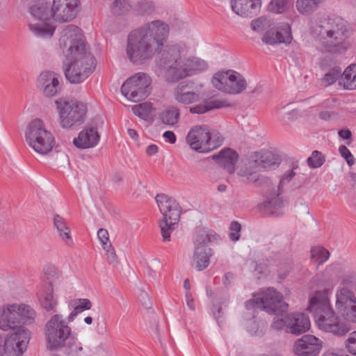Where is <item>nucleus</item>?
I'll return each instance as SVG.
<instances>
[{
  "instance_id": "obj_9",
  "label": "nucleus",
  "mask_w": 356,
  "mask_h": 356,
  "mask_svg": "<svg viewBox=\"0 0 356 356\" xmlns=\"http://www.w3.org/2000/svg\"><path fill=\"white\" fill-rule=\"evenodd\" d=\"M25 139L27 144L41 155L51 152L56 143L53 134L40 119L33 120L29 123L25 131Z\"/></svg>"
},
{
  "instance_id": "obj_44",
  "label": "nucleus",
  "mask_w": 356,
  "mask_h": 356,
  "mask_svg": "<svg viewBox=\"0 0 356 356\" xmlns=\"http://www.w3.org/2000/svg\"><path fill=\"white\" fill-rule=\"evenodd\" d=\"M44 273L47 276V279L49 280L48 284L58 280L62 277L61 272L54 265L48 264L44 268Z\"/></svg>"
},
{
  "instance_id": "obj_13",
  "label": "nucleus",
  "mask_w": 356,
  "mask_h": 356,
  "mask_svg": "<svg viewBox=\"0 0 356 356\" xmlns=\"http://www.w3.org/2000/svg\"><path fill=\"white\" fill-rule=\"evenodd\" d=\"M150 84L151 79L147 74L138 72L126 80L121 87V92L129 100L138 102L148 96Z\"/></svg>"
},
{
  "instance_id": "obj_48",
  "label": "nucleus",
  "mask_w": 356,
  "mask_h": 356,
  "mask_svg": "<svg viewBox=\"0 0 356 356\" xmlns=\"http://www.w3.org/2000/svg\"><path fill=\"white\" fill-rule=\"evenodd\" d=\"M270 26L269 20L264 17H260L251 22L252 30L257 32H262Z\"/></svg>"
},
{
  "instance_id": "obj_21",
  "label": "nucleus",
  "mask_w": 356,
  "mask_h": 356,
  "mask_svg": "<svg viewBox=\"0 0 356 356\" xmlns=\"http://www.w3.org/2000/svg\"><path fill=\"white\" fill-rule=\"evenodd\" d=\"M287 332L300 335L310 328L309 316L304 313H293L288 314Z\"/></svg>"
},
{
  "instance_id": "obj_57",
  "label": "nucleus",
  "mask_w": 356,
  "mask_h": 356,
  "mask_svg": "<svg viewBox=\"0 0 356 356\" xmlns=\"http://www.w3.org/2000/svg\"><path fill=\"white\" fill-rule=\"evenodd\" d=\"M163 137L165 142H168L170 144H174L176 142L177 137L173 131H166L163 133Z\"/></svg>"
},
{
  "instance_id": "obj_25",
  "label": "nucleus",
  "mask_w": 356,
  "mask_h": 356,
  "mask_svg": "<svg viewBox=\"0 0 356 356\" xmlns=\"http://www.w3.org/2000/svg\"><path fill=\"white\" fill-rule=\"evenodd\" d=\"M188 88V85L185 82H181L177 85L174 90V97L177 102L191 104L200 100V94L189 91Z\"/></svg>"
},
{
  "instance_id": "obj_56",
  "label": "nucleus",
  "mask_w": 356,
  "mask_h": 356,
  "mask_svg": "<svg viewBox=\"0 0 356 356\" xmlns=\"http://www.w3.org/2000/svg\"><path fill=\"white\" fill-rule=\"evenodd\" d=\"M248 331L252 334H257L258 331V324L256 321L252 318L247 322Z\"/></svg>"
},
{
  "instance_id": "obj_15",
  "label": "nucleus",
  "mask_w": 356,
  "mask_h": 356,
  "mask_svg": "<svg viewBox=\"0 0 356 356\" xmlns=\"http://www.w3.org/2000/svg\"><path fill=\"white\" fill-rule=\"evenodd\" d=\"M51 7L53 9L54 20L59 23H65L72 21L79 13L80 0H53Z\"/></svg>"
},
{
  "instance_id": "obj_58",
  "label": "nucleus",
  "mask_w": 356,
  "mask_h": 356,
  "mask_svg": "<svg viewBox=\"0 0 356 356\" xmlns=\"http://www.w3.org/2000/svg\"><path fill=\"white\" fill-rule=\"evenodd\" d=\"M186 304H187V306L193 311L195 310V302H194V300L192 297V295L191 293L189 292V291H187L186 293Z\"/></svg>"
},
{
  "instance_id": "obj_7",
  "label": "nucleus",
  "mask_w": 356,
  "mask_h": 356,
  "mask_svg": "<svg viewBox=\"0 0 356 356\" xmlns=\"http://www.w3.org/2000/svg\"><path fill=\"white\" fill-rule=\"evenodd\" d=\"M35 317L33 309L25 304H8L0 307V328L2 330H16L20 324H31Z\"/></svg>"
},
{
  "instance_id": "obj_39",
  "label": "nucleus",
  "mask_w": 356,
  "mask_h": 356,
  "mask_svg": "<svg viewBox=\"0 0 356 356\" xmlns=\"http://www.w3.org/2000/svg\"><path fill=\"white\" fill-rule=\"evenodd\" d=\"M62 348H64L65 353L70 356H74L83 350L81 343L74 337H69Z\"/></svg>"
},
{
  "instance_id": "obj_32",
  "label": "nucleus",
  "mask_w": 356,
  "mask_h": 356,
  "mask_svg": "<svg viewBox=\"0 0 356 356\" xmlns=\"http://www.w3.org/2000/svg\"><path fill=\"white\" fill-rule=\"evenodd\" d=\"M179 116V110L175 106H171L159 114V120L165 125L173 127L178 123Z\"/></svg>"
},
{
  "instance_id": "obj_42",
  "label": "nucleus",
  "mask_w": 356,
  "mask_h": 356,
  "mask_svg": "<svg viewBox=\"0 0 356 356\" xmlns=\"http://www.w3.org/2000/svg\"><path fill=\"white\" fill-rule=\"evenodd\" d=\"M272 196H275V197L271 198L270 200L266 201L264 203V207L270 211L273 214H276L278 213V211L282 208L283 202L278 196L275 195V191L271 193Z\"/></svg>"
},
{
  "instance_id": "obj_41",
  "label": "nucleus",
  "mask_w": 356,
  "mask_h": 356,
  "mask_svg": "<svg viewBox=\"0 0 356 356\" xmlns=\"http://www.w3.org/2000/svg\"><path fill=\"white\" fill-rule=\"evenodd\" d=\"M133 113L142 119H146L152 111V104L150 102H144L132 107Z\"/></svg>"
},
{
  "instance_id": "obj_34",
  "label": "nucleus",
  "mask_w": 356,
  "mask_h": 356,
  "mask_svg": "<svg viewBox=\"0 0 356 356\" xmlns=\"http://www.w3.org/2000/svg\"><path fill=\"white\" fill-rule=\"evenodd\" d=\"M322 1L323 0H297L296 6L300 14L309 15L318 8Z\"/></svg>"
},
{
  "instance_id": "obj_22",
  "label": "nucleus",
  "mask_w": 356,
  "mask_h": 356,
  "mask_svg": "<svg viewBox=\"0 0 356 356\" xmlns=\"http://www.w3.org/2000/svg\"><path fill=\"white\" fill-rule=\"evenodd\" d=\"M212 159L229 174L235 172L238 154L232 149L224 148L218 154H213Z\"/></svg>"
},
{
  "instance_id": "obj_23",
  "label": "nucleus",
  "mask_w": 356,
  "mask_h": 356,
  "mask_svg": "<svg viewBox=\"0 0 356 356\" xmlns=\"http://www.w3.org/2000/svg\"><path fill=\"white\" fill-rule=\"evenodd\" d=\"M261 4V0H232L231 1L232 10L243 17L256 14Z\"/></svg>"
},
{
  "instance_id": "obj_64",
  "label": "nucleus",
  "mask_w": 356,
  "mask_h": 356,
  "mask_svg": "<svg viewBox=\"0 0 356 356\" xmlns=\"http://www.w3.org/2000/svg\"><path fill=\"white\" fill-rule=\"evenodd\" d=\"M321 356H349V355L340 354L339 353L335 352V351L328 350V351H326L324 353H323V355Z\"/></svg>"
},
{
  "instance_id": "obj_36",
  "label": "nucleus",
  "mask_w": 356,
  "mask_h": 356,
  "mask_svg": "<svg viewBox=\"0 0 356 356\" xmlns=\"http://www.w3.org/2000/svg\"><path fill=\"white\" fill-rule=\"evenodd\" d=\"M75 302H78L77 305H74V310L70 313L68 316V322H72L74 320L75 317L78 314L81 313L84 310H88L92 307V302L89 299L87 298H79L74 300Z\"/></svg>"
},
{
  "instance_id": "obj_19",
  "label": "nucleus",
  "mask_w": 356,
  "mask_h": 356,
  "mask_svg": "<svg viewBox=\"0 0 356 356\" xmlns=\"http://www.w3.org/2000/svg\"><path fill=\"white\" fill-rule=\"evenodd\" d=\"M59 76L49 71L42 72L38 79V87L46 97H54L62 90V85L58 80Z\"/></svg>"
},
{
  "instance_id": "obj_2",
  "label": "nucleus",
  "mask_w": 356,
  "mask_h": 356,
  "mask_svg": "<svg viewBox=\"0 0 356 356\" xmlns=\"http://www.w3.org/2000/svg\"><path fill=\"white\" fill-rule=\"evenodd\" d=\"M330 293L327 289L312 293L307 309L314 314L319 330L341 337L350 330V323H356V273H346L336 289L335 307L342 316L332 307Z\"/></svg>"
},
{
  "instance_id": "obj_61",
  "label": "nucleus",
  "mask_w": 356,
  "mask_h": 356,
  "mask_svg": "<svg viewBox=\"0 0 356 356\" xmlns=\"http://www.w3.org/2000/svg\"><path fill=\"white\" fill-rule=\"evenodd\" d=\"M339 136L343 139H349L350 138L352 134L349 129H341L339 131Z\"/></svg>"
},
{
  "instance_id": "obj_55",
  "label": "nucleus",
  "mask_w": 356,
  "mask_h": 356,
  "mask_svg": "<svg viewBox=\"0 0 356 356\" xmlns=\"http://www.w3.org/2000/svg\"><path fill=\"white\" fill-rule=\"evenodd\" d=\"M272 186V183L270 179L264 175H261L259 178L257 182L255 184L254 186L261 187L264 189L268 190V188Z\"/></svg>"
},
{
  "instance_id": "obj_5",
  "label": "nucleus",
  "mask_w": 356,
  "mask_h": 356,
  "mask_svg": "<svg viewBox=\"0 0 356 356\" xmlns=\"http://www.w3.org/2000/svg\"><path fill=\"white\" fill-rule=\"evenodd\" d=\"M248 309L258 308L266 312L275 315L271 328L275 330H285L287 332L288 315L280 317L288 309V304L282 300V296L273 288L263 291L257 296L245 303Z\"/></svg>"
},
{
  "instance_id": "obj_37",
  "label": "nucleus",
  "mask_w": 356,
  "mask_h": 356,
  "mask_svg": "<svg viewBox=\"0 0 356 356\" xmlns=\"http://www.w3.org/2000/svg\"><path fill=\"white\" fill-rule=\"evenodd\" d=\"M341 70L339 67H333L321 79V84L324 87H327L333 84L337 80L341 77Z\"/></svg>"
},
{
  "instance_id": "obj_4",
  "label": "nucleus",
  "mask_w": 356,
  "mask_h": 356,
  "mask_svg": "<svg viewBox=\"0 0 356 356\" xmlns=\"http://www.w3.org/2000/svg\"><path fill=\"white\" fill-rule=\"evenodd\" d=\"M311 34L322 52L341 55L351 47L348 26L340 17H328L313 23Z\"/></svg>"
},
{
  "instance_id": "obj_59",
  "label": "nucleus",
  "mask_w": 356,
  "mask_h": 356,
  "mask_svg": "<svg viewBox=\"0 0 356 356\" xmlns=\"http://www.w3.org/2000/svg\"><path fill=\"white\" fill-rule=\"evenodd\" d=\"M140 300L146 307H149L151 305L150 300L147 293L142 292L140 295Z\"/></svg>"
},
{
  "instance_id": "obj_35",
  "label": "nucleus",
  "mask_w": 356,
  "mask_h": 356,
  "mask_svg": "<svg viewBox=\"0 0 356 356\" xmlns=\"http://www.w3.org/2000/svg\"><path fill=\"white\" fill-rule=\"evenodd\" d=\"M230 106L225 101L221 100H213L209 102L206 105H197L195 106L190 108V112L192 113L202 114L213 108H220L225 106Z\"/></svg>"
},
{
  "instance_id": "obj_47",
  "label": "nucleus",
  "mask_w": 356,
  "mask_h": 356,
  "mask_svg": "<svg viewBox=\"0 0 356 356\" xmlns=\"http://www.w3.org/2000/svg\"><path fill=\"white\" fill-rule=\"evenodd\" d=\"M296 176V172L293 170H291L284 173L280 180V183L277 186V189L275 190V195L279 196L282 193V188L288 183H289L292 179Z\"/></svg>"
},
{
  "instance_id": "obj_50",
  "label": "nucleus",
  "mask_w": 356,
  "mask_h": 356,
  "mask_svg": "<svg viewBox=\"0 0 356 356\" xmlns=\"http://www.w3.org/2000/svg\"><path fill=\"white\" fill-rule=\"evenodd\" d=\"M229 229L231 230L229 238L233 241H238L240 238L239 232L241 229V225L236 221H233L230 225Z\"/></svg>"
},
{
  "instance_id": "obj_14",
  "label": "nucleus",
  "mask_w": 356,
  "mask_h": 356,
  "mask_svg": "<svg viewBox=\"0 0 356 356\" xmlns=\"http://www.w3.org/2000/svg\"><path fill=\"white\" fill-rule=\"evenodd\" d=\"M211 82L217 89L229 94H239L247 86L245 78L232 70L216 73Z\"/></svg>"
},
{
  "instance_id": "obj_63",
  "label": "nucleus",
  "mask_w": 356,
  "mask_h": 356,
  "mask_svg": "<svg viewBox=\"0 0 356 356\" xmlns=\"http://www.w3.org/2000/svg\"><path fill=\"white\" fill-rule=\"evenodd\" d=\"M234 279V275L232 273H227L224 276L223 282L225 285L231 284L232 280Z\"/></svg>"
},
{
  "instance_id": "obj_62",
  "label": "nucleus",
  "mask_w": 356,
  "mask_h": 356,
  "mask_svg": "<svg viewBox=\"0 0 356 356\" xmlns=\"http://www.w3.org/2000/svg\"><path fill=\"white\" fill-rule=\"evenodd\" d=\"M6 339L0 336V356H3L6 351Z\"/></svg>"
},
{
  "instance_id": "obj_30",
  "label": "nucleus",
  "mask_w": 356,
  "mask_h": 356,
  "mask_svg": "<svg viewBox=\"0 0 356 356\" xmlns=\"http://www.w3.org/2000/svg\"><path fill=\"white\" fill-rule=\"evenodd\" d=\"M54 288L50 282L45 286L44 291L40 292V300L42 307L47 312H55L57 305V300L53 295Z\"/></svg>"
},
{
  "instance_id": "obj_10",
  "label": "nucleus",
  "mask_w": 356,
  "mask_h": 356,
  "mask_svg": "<svg viewBox=\"0 0 356 356\" xmlns=\"http://www.w3.org/2000/svg\"><path fill=\"white\" fill-rule=\"evenodd\" d=\"M224 138L216 131H211L207 125H196L188 131L186 137V143L190 147L199 152H208L219 146L223 143Z\"/></svg>"
},
{
  "instance_id": "obj_49",
  "label": "nucleus",
  "mask_w": 356,
  "mask_h": 356,
  "mask_svg": "<svg viewBox=\"0 0 356 356\" xmlns=\"http://www.w3.org/2000/svg\"><path fill=\"white\" fill-rule=\"evenodd\" d=\"M97 236L103 249L111 247V243L109 240L108 232L106 229L101 228L97 231Z\"/></svg>"
},
{
  "instance_id": "obj_11",
  "label": "nucleus",
  "mask_w": 356,
  "mask_h": 356,
  "mask_svg": "<svg viewBox=\"0 0 356 356\" xmlns=\"http://www.w3.org/2000/svg\"><path fill=\"white\" fill-rule=\"evenodd\" d=\"M71 328L60 314H54L44 326L47 348L50 351L58 350L65 345L71 334Z\"/></svg>"
},
{
  "instance_id": "obj_6",
  "label": "nucleus",
  "mask_w": 356,
  "mask_h": 356,
  "mask_svg": "<svg viewBox=\"0 0 356 356\" xmlns=\"http://www.w3.org/2000/svg\"><path fill=\"white\" fill-rule=\"evenodd\" d=\"M29 12V27L33 33L38 37L52 36L55 26L52 24L54 16L51 3L44 0L38 1L30 7Z\"/></svg>"
},
{
  "instance_id": "obj_54",
  "label": "nucleus",
  "mask_w": 356,
  "mask_h": 356,
  "mask_svg": "<svg viewBox=\"0 0 356 356\" xmlns=\"http://www.w3.org/2000/svg\"><path fill=\"white\" fill-rule=\"evenodd\" d=\"M238 175L241 177H246L247 181L249 183L252 184L254 186L257 182L259 178L261 175L260 174H257L255 172L245 173V172L241 170L238 172Z\"/></svg>"
},
{
  "instance_id": "obj_60",
  "label": "nucleus",
  "mask_w": 356,
  "mask_h": 356,
  "mask_svg": "<svg viewBox=\"0 0 356 356\" xmlns=\"http://www.w3.org/2000/svg\"><path fill=\"white\" fill-rule=\"evenodd\" d=\"M158 147L156 145H149L146 148V153L149 156L154 155L158 152Z\"/></svg>"
},
{
  "instance_id": "obj_43",
  "label": "nucleus",
  "mask_w": 356,
  "mask_h": 356,
  "mask_svg": "<svg viewBox=\"0 0 356 356\" xmlns=\"http://www.w3.org/2000/svg\"><path fill=\"white\" fill-rule=\"evenodd\" d=\"M325 161V156L319 151H313L312 155L307 159L308 165L312 168H318L323 165Z\"/></svg>"
},
{
  "instance_id": "obj_45",
  "label": "nucleus",
  "mask_w": 356,
  "mask_h": 356,
  "mask_svg": "<svg viewBox=\"0 0 356 356\" xmlns=\"http://www.w3.org/2000/svg\"><path fill=\"white\" fill-rule=\"evenodd\" d=\"M289 7V0H271L268 9L275 13H283Z\"/></svg>"
},
{
  "instance_id": "obj_28",
  "label": "nucleus",
  "mask_w": 356,
  "mask_h": 356,
  "mask_svg": "<svg viewBox=\"0 0 356 356\" xmlns=\"http://www.w3.org/2000/svg\"><path fill=\"white\" fill-rule=\"evenodd\" d=\"M212 255L211 248L206 246H197L195 248L193 263L198 270L207 268L210 263V257Z\"/></svg>"
},
{
  "instance_id": "obj_40",
  "label": "nucleus",
  "mask_w": 356,
  "mask_h": 356,
  "mask_svg": "<svg viewBox=\"0 0 356 356\" xmlns=\"http://www.w3.org/2000/svg\"><path fill=\"white\" fill-rule=\"evenodd\" d=\"M131 8V5L127 0H115L111 6V11L115 15H123Z\"/></svg>"
},
{
  "instance_id": "obj_20",
  "label": "nucleus",
  "mask_w": 356,
  "mask_h": 356,
  "mask_svg": "<svg viewBox=\"0 0 356 356\" xmlns=\"http://www.w3.org/2000/svg\"><path fill=\"white\" fill-rule=\"evenodd\" d=\"M208 68L207 63L198 57L192 56L184 59L181 70L175 72L177 81L187 76L197 74L206 71Z\"/></svg>"
},
{
  "instance_id": "obj_1",
  "label": "nucleus",
  "mask_w": 356,
  "mask_h": 356,
  "mask_svg": "<svg viewBox=\"0 0 356 356\" xmlns=\"http://www.w3.org/2000/svg\"><path fill=\"white\" fill-rule=\"evenodd\" d=\"M169 33V25L159 19L131 31L127 38V58L133 65H142L150 61L156 54H160L158 65L165 71L168 79L177 81L175 72L181 70L184 59L178 45L163 49Z\"/></svg>"
},
{
  "instance_id": "obj_53",
  "label": "nucleus",
  "mask_w": 356,
  "mask_h": 356,
  "mask_svg": "<svg viewBox=\"0 0 356 356\" xmlns=\"http://www.w3.org/2000/svg\"><path fill=\"white\" fill-rule=\"evenodd\" d=\"M127 22L123 19H117L113 22L111 30L113 32L118 33L123 31L127 27Z\"/></svg>"
},
{
  "instance_id": "obj_52",
  "label": "nucleus",
  "mask_w": 356,
  "mask_h": 356,
  "mask_svg": "<svg viewBox=\"0 0 356 356\" xmlns=\"http://www.w3.org/2000/svg\"><path fill=\"white\" fill-rule=\"evenodd\" d=\"M341 156L344 158L349 165H352L355 163V159L350 151L344 145H341L339 148Z\"/></svg>"
},
{
  "instance_id": "obj_24",
  "label": "nucleus",
  "mask_w": 356,
  "mask_h": 356,
  "mask_svg": "<svg viewBox=\"0 0 356 356\" xmlns=\"http://www.w3.org/2000/svg\"><path fill=\"white\" fill-rule=\"evenodd\" d=\"M99 138L96 128H86L79 133L77 138L74 139L73 143L78 148H90L97 145Z\"/></svg>"
},
{
  "instance_id": "obj_27",
  "label": "nucleus",
  "mask_w": 356,
  "mask_h": 356,
  "mask_svg": "<svg viewBox=\"0 0 356 356\" xmlns=\"http://www.w3.org/2000/svg\"><path fill=\"white\" fill-rule=\"evenodd\" d=\"M348 273H355V271L348 270V267L341 263H334L326 267L322 273L323 282H331L336 277L339 278V284L341 277Z\"/></svg>"
},
{
  "instance_id": "obj_29",
  "label": "nucleus",
  "mask_w": 356,
  "mask_h": 356,
  "mask_svg": "<svg viewBox=\"0 0 356 356\" xmlns=\"http://www.w3.org/2000/svg\"><path fill=\"white\" fill-rule=\"evenodd\" d=\"M54 225L56 229L60 239L67 245H72L73 240L71 235V231L70 227L67 225L65 219L58 214H56L54 217Z\"/></svg>"
},
{
  "instance_id": "obj_26",
  "label": "nucleus",
  "mask_w": 356,
  "mask_h": 356,
  "mask_svg": "<svg viewBox=\"0 0 356 356\" xmlns=\"http://www.w3.org/2000/svg\"><path fill=\"white\" fill-rule=\"evenodd\" d=\"M254 163L259 169L269 170L278 166L280 159L271 152L261 151L255 154Z\"/></svg>"
},
{
  "instance_id": "obj_33",
  "label": "nucleus",
  "mask_w": 356,
  "mask_h": 356,
  "mask_svg": "<svg viewBox=\"0 0 356 356\" xmlns=\"http://www.w3.org/2000/svg\"><path fill=\"white\" fill-rule=\"evenodd\" d=\"M218 235L213 231L200 229L197 231L194 239L195 248L197 246H206L218 238Z\"/></svg>"
},
{
  "instance_id": "obj_51",
  "label": "nucleus",
  "mask_w": 356,
  "mask_h": 356,
  "mask_svg": "<svg viewBox=\"0 0 356 356\" xmlns=\"http://www.w3.org/2000/svg\"><path fill=\"white\" fill-rule=\"evenodd\" d=\"M106 252V258L108 262L113 265V266H116L118 264V256L116 254V252L115 251V249L112 246V244L111 245V247L107 248L106 249H104Z\"/></svg>"
},
{
  "instance_id": "obj_38",
  "label": "nucleus",
  "mask_w": 356,
  "mask_h": 356,
  "mask_svg": "<svg viewBox=\"0 0 356 356\" xmlns=\"http://www.w3.org/2000/svg\"><path fill=\"white\" fill-rule=\"evenodd\" d=\"M311 259L322 264L329 259L330 252L325 248L321 246L313 247L311 249Z\"/></svg>"
},
{
  "instance_id": "obj_8",
  "label": "nucleus",
  "mask_w": 356,
  "mask_h": 356,
  "mask_svg": "<svg viewBox=\"0 0 356 356\" xmlns=\"http://www.w3.org/2000/svg\"><path fill=\"white\" fill-rule=\"evenodd\" d=\"M156 202L163 215L159 222L163 241H170L171 233L176 229L180 218L181 207L175 200L165 194L156 195Z\"/></svg>"
},
{
  "instance_id": "obj_17",
  "label": "nucleus",
  "mask_w": 356,
  "mask_h": 356,
  "mask_svg": "<svg viewBox=\"0 0 356 356\" xmlns=\"http://www.w3.org/2000/svg\"><path fill=\"white\" fill-rule=\"evenodd\" d=\"M6 339V350L20 356L27 348L31 339V332L26 328L19 327Z\"/></svg>"
},
{
  "instance_id": "obj_3",
  "label": "nucleus",
  "mask_w": 356,
  "mask_h": 356,
  "mask_svg": "<svg viewBox=\"0 0 356 356\" xmlns=\"http://www.w3.org/2000/svg\"><path fill=\"white\" fill-rule=\"evenodd\" d=\"M59 44L68 61L64 64V74L71 83H79L95 70V58L88 51L81 30L69 24L61 32Z\"/></svg>"
},
{
  "instance_id": "obj_16",
  "label": "nucleus",
  "mask_w": 356,
  "mask_h": 356,
  "mask_svg": "<svg viewBox=\"0 0 356 356\" xmlns=\"http://www.w3.org/2000/svg\"><path fill=\"white\" fill-rule=\"evenodd\" d=\"M323 348V341L312 334H305L295 341L293 353L296 356H316Z\"/></svg>"
},
{
  "instance_id": "obj_12",
  "label": "nucleus",
  "mask_w": 356,
  "mask_h": 356,
  "mask_svg": "<svg viewBox=\"0 0 356 356\" xmlns=\"http://www.w3.org/2000/svg\"><path fill=\"white\" fill-rule=\"evenodd\" d=\"M55 104L63 128H70L83 122L87 111L83 103L61 98L56 100Z\"/></svg>"
},
{
  "instance_id": "obj_46",
  "label": "nucleus",
  "mask_w": 356,
  "mask_h": 356,
  "mask_svg": "<svg viewBox=\"0 0 356 356\" xmlns=\"http://www.w3.org/2000/svg\"><path fill=\"white\" fill-rule=\"evenodd\" d=\"M344 346L348 353L356 356V330L348 334L344 341Z\"/></svg>"
},
{
  "instance_id": "obj_31",
  "label": "nucleus",
  "mask_w": 356,
  "mask_h": 356,
  "mask_svg": "<svg viewBox=\"0 0 356 356\" xmlns=\"http://www.w3.org/2000/svg\"><path fill=\"white\" fill-rule=\"evenodd\" d=\"M339 84L344 89H356V65H349L343 72Z\"/></svg>"
},
{
  "instance_id": "obj_18",
  "label": "nucleus",
  "mask_w": 356,
  "mask_h": 356,
  "mask_svg": "<svg viewBox=\"0 0 356 356\" xmlns=\"http://www.w3.org/2000/svg\"><path fill=\"white\" fill-rule=\"evenodd\" d=\"M292 39L291 26L287 23H282L276 28L268 29L261 38L262 42L269 45L290 44Z\"/></svg>"
}]
</instances>
